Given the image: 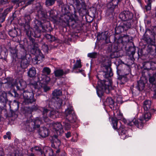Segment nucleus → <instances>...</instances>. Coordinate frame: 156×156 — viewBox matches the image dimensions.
Listing matches in <instances>:
<instances>
[{
    "instance_id": "obj_60",
    "label": "nucleus",
    "mask_w": 156,
    "mask_h": 156,
    "mask_svg": "<svg viewBox=\"0 0 156 156\" xmlns=\"http://www.w3.org/2000/svg\"><path fill=\"white\" fill-rule=\"evenodd\" d=\"M24 19L26 22H29L31 20L30 16L29 14H26L25 15Z\"/></svg>"
},
{
    "instance_id": "obj_45",
    "label": "nucleus",
    "mask_w": 156,
    "mask_h": 156,
    "mask_svg": "<svg viewBox=\"0 0 156 156\" xmlns=\"http://www.w3.org/2000/svg\"><path fill=\"white\" fill-rule=\"evenodd\" d=\"M42 50L45 53L47 54L48 52V45L45 43L42 44Z\"/></svg>"
},
{
    "instance_id": "obj_13",
    "label": "nucleus",
    "mask_w": 156,
    "mask_h": 156,
    "mask_svg": "<svg viewBox=\"0 0 156 156\" xmlns=\"http://www.w3.org/2000/svg\"><path fill=\"white\" fill-rule=\"evenodd\" d=\"M38 25H39V27L42 28L43 30V32H50L51 30V28L50 26L49 25V23L48 22L47 23L46 25L44 24V25H43L42 23L41 22H38Z\"/></svg>"
},
{
    "instance_id": "obj_41",
    "label": "nucleus",
    "mask_w": 156,
    "mask_h": 156,
    "mask_svg": "<svg viewBox=\"0 0 156 156\" xmlns=\"http://www.w3.org/2000/svg\"><path fill=\"white\" fill-rule=\"evenodd\" d=\"M154 76V74L152 76L150 77L149 78V81L151 83L153 84V87H155V85H156V81Z\"/></svg>"
},
{
    "instance_id": "obj_33",
    "label": "nucleus",
    "mask_w": 156,
    "mask_h": 156,
    "mask_svg": "<svg viewBox=\"0 0 156 156\" xmlns=\"http://www.w3.org/2000/svg\"><path fill=\"white\" fill-rule=\"evenodd\" d=\"M8 34L10 37L13 38L17 36V32L16 29H13L9 30L8 31Z\"/></svg>"
},
{
    "instance_id": "obj_37",
    "label": "nucleus",
    "mask_w": 156,
    "mask_h": 156,
    "mask_svg": "<svg viewBox=\"0 0 156 156\" xmlns=\"http://www.w3.org/2000/svg\"><path fill=\"white\" fill-rule=\"evenodd\" d=\"M45 37L50 42H52L56 40L55 37L50 34H46L45 35Z\"/></svg>"
},
{
    "instance_id": "obj_26",
    "label": "nucleus",
    "mask_w": 156,
    "mask_h": 156,
    "mask_svg": "<svg viewBox=\"0 0 156 156\" xmlns=\"http://www.w3.org/2000/svg\"><path fill=\"white\" fill-rule=\"evenodd\" d=\"M129 37L128 35H125L121 38L119 37L118 39L119 42H120L123 43L124 42H127L129 41Z\"/></svg>"
},
{
    "instance_id": "obj_10",
    "label": "nucleus",
    "mask_w": 156,
    "mask_h": 156,
    "mask_svg": "<svg viewBox=\"0 0 156 156\" xmlns=\"http://www.w3.org/2000/svg\"><path fill=\"white\" fill-rule=\"evenodd\" d=\"M129 125L130 126H132L134 125L140 129L142 128L143 126L142 120L141 119H134L131 122H130Z\"/></svg>"
},
{
    "instance_id": "obj_63",
    "label": "nucleus",
    "mask_w": 156,
    "mask_h": 156,
    "mask_svg": "<svg viewBox=\"0 0 156 156\" xmlns=\"http://www.w3.org/2000/svg\"><path fill=\"white\" fill-rule=\"evenodd\" d=\"M5 17L1 14L0 16V22L3 23L5 20Z\"/></svg>"
},
{
    "instance_id": "obj_12",
    "label": "nucleus",
    "mask_w": 156,
    "mask_h": 156,
    "mask_svg": "<svg viewBox=\"0 0 156 156\" xmlns=\"http://www.w3.org/2000/svg\"><path fill=\"white\" fill-rule=\"evenodd\" d=\"M133 22V20H130L129 21H125L121 23L125 31H126L131 27Z\"/></svg>"
},
{
    "instance_id": "obj_3",
    "label": "nucleus",
    "mask_w": 156,
    "mask_h": 156,
    "mask_svg": "<svg viewBox=\"0 0 156 156\" xmlns=\"http://www.w3.org/2000/svg\"><path fill=\"white\" fill-rule=\"evenodd\" d=\"M39 122V120H38L33 121L30 119L27 120L25 123L27 129L30 131H31L36 128H39L40 126L39 125L37 124Z\"/></svg>"
},
{
    "instance_id": "obj_23",
    "label": "nucleus",
    "mask_w": 156,
    "mask_h": 156,
    "mask_svg": "<svg viewBox=\"0 0 156 156\" xmlns=\"http://www.w3.org/2000/svg\"><path fill=\"white\" fill-rule=\"evenodd\" d=\"M66 119L68 120L69 122L71 123L75 122L76 120V115L74 113L66 117Z\"/></svg>"
},
{
    "instance_id": "obj_14",
    "label": "nucleus",
    "mask_w": 156,
    "mask_h": 156,
    "mask_svg": "<svg viewBox=\"0 0 156 156\" xmlns=\"http://www.w3.org/2000/svg\"><path fill=\"white\" fill-rule=\"evenodd\" d=\"M44 56L42 53H40L39 54H36L35 57L33 59V63L34 64H37L39 62L42 61Z\"/></svg>"
},
{
    "instance_id": "obj_44",
    "label": "nucleus",
    "mask_w": 156,
    "mask_h": 156,
    "mask_svg": "<svg viewBox=\"0 0 156 156\" xmlns=\"http://www.w3.org/2000/svg\"><path fill=\"white\" fill-rule=\"evenodd\" d=\"M43 73L45 75H49L51 73V70L48 67H44L42 70Z\"/></svg>"
},
{
    "instance_id": "obj_18",
    "label": "nucleus",
    "mask_w": 156,
    "mask_h": 156,
    "mask_svg": "<svg viewBox=\"0 0 156 156\" xmlns=\"http://www.w3.org/2000/svg\"><path fill=\"white\" fill-rule=\"evenodd\" d=\"M43 151L45 156H54L53 150L49 147H45Z\"/></svg>"
},
{
    "instance_id": "obj_48",
    "label": "nucleus",
    "mask_w": 156,
    "mask_h": 156,
    "mask_svg": "<svg viewBox=\"0 0 156 156\" xmlns=\"http://www.w3.org/2000/svg\"><path fill=\"white\" fill-rule=\"evenodd\" d=\"M11 151V156H18L19 151L17 150L12 149Z\"/></svg>"
},
{
    "instance_id": "obj_32",
    "label": "nucleus",
    "mask_w": 156,
    "mask_h": 156,
    "mask_svg": "<svg viewBox=\"0 0 156 156\" xmlns=\"http://www.w3.org/2000/svg\"><path fill=\"white\" fill-rule=\"evenodd\" d=\"M133 14L129 11H126V21L133 20L132 19L133 17Z\"/></svg>"
},
{
    "instance_id": "obj_47",
    "label": "nucleus",
    "mask_w": 156,
    "mask_h": 156,
    "mask_svg": "<svg viewBox=\"0 0 156 156\" xmlns=\"http://www.w3.org/2000/svg\"><path fill=\"white\" fill-rule=\"evenodd\" d=\"M57 100H56L57 108H59L62 104V99L57 98Z\"/></svg>"
},
{
    "instance_id": "obj_61",
    "label": "nucleus",
    "mask_w": 156,
    "mask_h": 156,
    "mask_svg": "<svg viewBox=\"0 0 156 156\" xmlns=\"http://www.w3.org/2000/svg\"><path fill=\"white\" fill-rule=\"evenodd\" d=\"M153 91L154 92L153 98L154 99H156V85L155 87H153Z\"/></svg>"
},
{
    "instance_id": "obj_34",
    "label": "nucleus",
    "mask_w": 156,
    "mask_h": 156,
    "mask_svg": "<svg viewBox=\"0 0 156 156\" xmlns=\"http://www.w3.org/2000/svg\"><path fill=\"white\" fill-rule=\"evenodd\" d=\"M143 117L145 120L147 121L151 119V115L149 111H145Z\"/></svg>"
},
{
    "instance_id": "obj_56",
    "label": "nucleus",
    "mask_w": 156,
    "mask_h": 156,
    "mask_svg": "<svg viewBox=\"0 0 156 156\" xmlns=\"http://www.w3.org/2000/svg\"><path fill=\"white\" fill-rule=\"evenodd\" d=\"M69 16L67 15H65L64 16L63 20L65 23H68L69 22Z\"/></svg>"
},
{
    "instance_id": "obj_29",
    "label": "nucleus",
    "mask_w": 156,
    "mask_h": 156,
    "mask_svg": "<svg viewBox=\"0 0 156 156\" xmlns=\"http://www.w3.org/2000/svg\"><path fill=\"white\" fill-rule=\"evenodd\" d=\"M28 75L30 77H33L35 76L36 74V71L34 67H32L30 68L28 72Z\"/></svg>"
},
{
    "instance_id": "obj_35",
    "label": "nucleus",
    "mask_w": 156,
    "mask_h": 156,
    "mask_svg": "<svg viewBox=\"0 0 156 156\" xmlns=\"http://www.w3.org/2000/svg\"><path fill=\"white\" fill-rule=\"evenodd\" d=\"M122 0H113L111 2L109 3L110 5L112 6L111 8H114L117 6L118 3L121 2Z\"/></svg>"
},
{
    "instance_id": "obj_7",
    "label": "nucleus",
    "mask_w": 156,
    "mask_h": 156,
    "mask_svg": "<svg viewBox=\"0 0 156 156\" xmlns=\"http://www.w3.org/2000/svg\"><path fill=\"white\" fill-rule=\"evenodd\" d=\"M74 3L78 9L83 8L84 12L86 13L85 3L84 0H73Z\"/></svg>"
},
{
    "instance_id": "obj_21",
    "label": "nucleus",
    "mask_w": 156,
    "mask_h": 156,
    "mask_svg": "<svg viewBox=\"0 0 156 156\" xmlns=\"http://www.w3.org/2000/svg\"><path fill=\"white\" fill-rule=\"evenodd\" d=\"M143 39L147 44L154 45V40H153L150 38L147 35L146 33H145L144 34Z\"/></svg>"
},
{
    "instance_id": "obj_8",
    "label": "nucleus",
    "mask_w": 156,
    "mask_h": 156,
    "mask_svg": "<svg viewBox=\"0 0 156 156\" xmlns=\"http://www.w3.org/2000/svg\"><path fill=\"white\" fill-rule=\"evenodd\" d=\"M54 129L56 131L58 135H59L63 132L62 126L60 122H55L53 124Z\"/></svg>"
},
{
    "instance_id": "obj_2",
    "label": "nucleus",
    "mask_w": 156,
    "mask_h": 156,
    "mask_svg": "<svg viewBox=\"0 0 156 156\" xmlns=\"http://www.w3.org/2000/svg\"><path fill=\"white\" fill-rule=\"evenodd\" d=\"M23 95L24 98L23 102L25 105H28L36 102V99L34 98L33 91H25L23 92Z\"/></svg>"
},
{
    "instance_id": "obj_9",
    "label": "nucleus",
    "mask_w": 156,
    "mask_h": 156,
    "mask_svg": "<svg viewBox=\"0 0 156 156\" xmlns=\"http://www.w3.org/2000/svg\"><path fill=\"white\" fill-rule=\"evenodd\" d=\"M29 63V61L25 57H21V60L20 62V68H19V71H21L22 69H25L27 67Z\"/></svg>"
},
{
    "instance_id": "obj_46",
    "label": "nucleus",
    "mask_w": 156,
    "mask_h": 156,
    "mask_svg": "<svg viewBox=\"0 0 156 156\" xmlns=\"http://www.w3.org/2000/svg\"><path fill=\"white\" fill-rule=\"evenodd\" d=\"M55 0H46L45 5L47 6L53 5L55 3Z\"/></svg>"
},
{
    "instance_id": "obj_43",
    "label": "nucleus",
    "mask_w": 156,
    "mask_h": 156,
    "mask_svg": "<svg viewBox=\"0 0 156 156\" xmlns=\"http://www.w3.org/2000/svg\"><path fill=\"white\" fill-rule=\"evenodd\" d=\"M38 109V105L36 104H34L31 107L28 108V111L30 112L36 111Z\"/></svg>"
},
{
    "instance_id": "obj_24",
    "label": "nucleus",
    "mask_w": 156,
    "mask_h": 156,
    "mask_svg": "<svg viewBox=\"0 0 156 156\" xmlns=\"http://www.w3.org/2000/svg\"><path fill=\"white\" fill-rule=\"evenodd\" d=\"M7 100V93L4 91L0 92V102L5 103Z\"/></svg>"
},
{
    "instance_id": "obj_42",
    "label": "nucleus",
    "mask_w": 156,
    "mask_h": 156,
    "mask_svg": "<svg viewBox=\"0 0 156 156\" xmlns=\"http://www.w3.org/2000/svg\"><path fill=\"white\" fill-rule=\"evenodd\" d=\"M120 19L124 21H126V11H124L121 12L119 16Z\"/></svg>"
},
{
    "instance_id": "obj_20",
    "label": "nucleus",
    "mask_w": 156,
    "mask_h": 156,
    "mask_svg": "<svg viewBox=\"0 0 156 156\" xmlns=\"http://www.w3.org/2000/svg\"><path fill=\"white\" fill-rule=\"evenodd\" d=\"M58 136L56 135H54L52 137L53 145L54 147L57 148V147H58L60 145V141L58 138Z\"/></svg>"
},
{
    "instance_id": "obj_53",
    "label": "nucleus",
    "mask_w": 156,
    "mask_h": 156,
    "mask_svg": "<svg viewBox=\"0 0 156 156\" xmlns=\"http://www.w3.org/2000/svg\"><path fill=\"white\" fill-rule=\"evenodd\" d=\"M97 55V53L96 52H92L89 53L88 54V56L91 58H96Z\"/></svg>"
},
{
    "instance_id": "obj_27",
    "label": "nucleus",
    "mask_w": 156,
    "mask_h": 156,
    "mask_svg": "<svg viewBox=\"0 0 156 156\" xmlns=\"http://www.w3.org/2000/svg\"><path fill=\"white\" fill-rule=\"evenodd\" d=\"M74 113L73 107L72 106H69L65 111V115L66 117L68 116L71 114Z\"/></svg>"
},
{
    "instance_id": "obj_15",
    "label": "nucleus",
    "mask_w": 156,
    "mask_h": 156,
    "mask_svg": "<svg viewBox=\"0 0 156 156\" xmlns=\"http://www.w3.org/2000/svg\"><path fill=\"white\" fill-rule=\"evenodd\" d=\"M69 69H67V70L64 71L62 69H59L55 71L54 73L55 76L59 77L69 73Z\"/></svg>"
},
{
    "instance_id": "obj_36",
    "label": "nucleus",
    "mask_w": 156,
    "mask_h": 156,
    "mask_svg": "<svg viewBox=\"0 0 156 156\" xmlns=\"http://www.w3.org/2000/svg\"><path fill=\"white\" fill-rule=\"evenodd\" d=\"M147 66H150V69L153 70L156 68V63L153 62H147L146 64Z\"/></svg>"
},
{
    "instance_id": "obj_11",
    "label": "nucleus",
    "mask_w": 156,
    "mask_h": 156,
    "mask_svg": "<svg viewBox=\"0 0 156 156\" xmlns=\"http://www.w3.org/2000/svg\"><path fill=\"white\" fill-rule=\"evenodd\" d=\"M145 78L142 77L137 82L136 87L139 90L141 91L144 89L145 87Z\"/></svg>"
},
{
    "instance_id": "obj_52",
    "label": "nucleus",
    "mask_w": 156,
    "mask_h": 156,
    "mask_svg": "<svg viewBox=\"0 0 156 156\" xmlns=\"http://www.w3.org/2000/svg\"><path fill=\"white\" fill-rule=\"evenodd\" d=\"M106 32L101 33V39L106 40L107 38Z\"/></svg>"
},
{
    "instance_id": "obj_57",
    "label": "nucleus",
    "mask_w": 156,
    "mask_h": 156,
    "mask_svg": "<svg viewBox=\"0 0 156 156\" xmlns=\"http://www.w3.org/2000/svg\"><path fill=\"white\" fill-rule=\"evenodd\" d=\"M11 134V133L9 132H8L6 133V135H5L3 136V137L4 139H6L8 138V139L10 140L11 139V136L10 135Z\"/></svg>"
},
{
    "instance_id": "obj_39",
    "label": "nucleus",
    "mask_w": 156,
    "mask_h": 156,
    "mask_svg": "<svg viewBox=\"0 0 156 156\" xmlns=\"http://www.w3.org/2000/svg\"><path fill=\"white\" fill-rule=\"evenodd\" d=\"M55 152V156H66V153L63 151L61 152L59 149H57Z\"/></svg>"
},
{
    "instance_id": "obj_51",
    "label": "nucleus",
    "mask_w": 156,
    "mask_h": 156,
    "mask_svg": "<svg viewBox=\"0 0 156 156\" xmlns=\"http://www.w3.org/2000/svg\"><path fill=\"white\" fill-rule=\"evenodd\" d=\"M106 101L109 105H112L114 104V101L111 98H107Z\"/></svg>"
},
{
    "instance_id": "obj_31",
    "label": "nucleus",
    "mask_w": 156,
    "mask_h": 156,
    "mask_svg": "<svg viewBox=\"0 0 156 156\" xmlns=\"http://www.w3.org/2000/svg\"><path fill=\"white\" fill-rule=\"evenodd\" d=\"M42 114L43 116L44 121L45 122H48V119L47 117V113L49 110L46 108H43V109Z\"/></svg>"
},
{
    "instance_id": "obj_19",
    "label": "nucleus",
    "mask_w": 156,
    "mask_h": 156,
    "mask_svg": "<svg viewBox=\"0 0 156 156\" xmlns=\"http://www.w3.org/2000/svg\"><path fill=\"white\" fill-rule=\"evenodd\" d=\"M151 101L148 100H146L143 102V107L145 111H149L151 108Z\"/></svg>"
},
{
    "instance_id": "obj_30",
    "label": "nucleus",
    "mask_w": 156,
    "mask_h": 156,
    "mask_svg": "<svg viewBox=\"0 0 156 156\" xmlns=\"http://www.w3.org/2000/svg\"><path fill=\"white\" fill-rule=\"evenodd\" d=\"M58 114V112L53 110L50 112L49 115L51 118L55 119L57 117Z\"/></svg>"
},
{
    "instance_id": "obj_1",
    "label": "nucleus",
    "mask_w": 156,
    "mask_h": 156,
    "mask_svg": "<svg viewBox=\"0 0 156 156\" xmlns=\"http://www.w3.org/2000/svg\"><path fill=\"white\" fill-rule=\"evenodd\" d=\"M105 60V61L102 62L101 66L105 68V70L100 72L97 75V78L100 80L98 82L97 89L98 91L108 93L110 90L113 89L112 80L109 79L105 81L101 80V79L103 78H107L112 76L113 74L110 67V61L108 59Z\"/></svg>"
},
{
    "instance_id": "obj_16",
    "label": "nucleus",
    "mask_w": 156,
    "mask_h": 156,
    "mask_svg": "<svg viewBox=\"0 0 156 156\" xmlns=\"http://www.w3.org/2000/svg\"><path fill=\"white\" fill-rule=\"evenodd\" d=\"M39 133L41 137H45L48 135L49 131L48 129L43 127L40 129L39 131Z\"/></svg>"
},
{
    "instance_id": "obj_4",
    "label": "nucleus",
    "mask_w": 156,
    "mask_h": 156,
    "mask_svg": "<svg viewBox=\"0 0 156 156\" xmlns=\"http://www.w3.org/2000/svg\"><path fill=\"white\" fill-rule=\"evenodd\" d=\"M35 30L33 32H32L33 29L32 28L29 29L27 31L26 34L28 36H32L35 37H39L41 35V31L39 28V27L35 25L34 27Z\"/></svg>"
},
{
    "instance_id": "obj_64",
    "label": "nucleus",
    "mask_w": 156,
    "mask_h": 156,
    "mask_svg": "<svg viewBox=\"0 0 156 156\" xmlns=\"http://www.w3.org/2000/svg\"><path fill=\"white\" fill-rule=\"evenodd\" d=\"M42 88H43L44 91L45 92L47 91L50 89L49 87L46 86H44L43 87H42Z\"/></svg>"
},
{
    "instance_id": "obj_6",
    "label": "nucleus",
    "mask_w": 156,
    "mask_h": 156,
    "mask_svg": "<svg viewBox=\"0 0 156 156\" xmlns=\"http://www.w3.org/2000/svg\"><path fill=\"white\" fill-rule=\"evenodd\" d=\"M30 85L35 89L36 92L37 93L36 95L39 96L41 95L42 90L41 88L42 86L41 85V84L39 82H34L32 80H31L30 82Z\"/></svg>"
},
{
    "instance_id": "obj_59",
    "label": "nucleus",
    "mask_w": 156,
    "mask_h": 156,
    "mask_svg": "<svg viewBox=\"0 0 156 156\" xmlns=\"http://www.w3.org/2000/svg\"><path fill=\"white\" fill-rule=\"evenodd\" d=\"M154 50L152 48L151 45H148V48L147 51L149 53L151 54V53L154 51Z\"/></svg>"
},
{
    "instance_id": "obj_54",
    "label": "nucleus",
    "mask_w": 156,
    "mask_h": 156,
    "mask_svg": "<svg viewBox=\"0 0 156 156\" xmlns=\"http://www.w3.org/2000/svg\"><path fill=\"white\" fill-rule=\"evenodd\" d=\"M148 3L145 6V9L147 11L150 10L151 8V0H148Z\"/></svg>"
},
{
    "instance_id": "obj_50",
    "label": "nucleus",
    "mask_w": 156,
    "mask_h": 156,
    "mask_svg": "<svg viewBox=\"0 0 156 156\" xmlns=\"http://www.w3.org/2000/svg\"><path fill=\"white\" fill-rule=\"evenodd\" d=\"M12 7L7 8L4 10L3 12L1 13V14L5 16L6 17V15L8 14V12L10 11V9H12Z\"/></svg>"
},
{
    "instance_id": "obj_22",
    "label": "nucleus",
    "mask_w": 156,
    "mask_h": 156,
    "mask_svg": "<svg viewBox=\"0 0 156 156\" xmlns=\"http://www.w3.org/2000/svg\"><path fill=\"white\" fill-rule=\"evenodd\" d=\"M115 30V33L117 34H119L125 31L121 23L119 24L118 23L117 24Z\"/></svg>"
},
{
    "instance_id": "obj_38",
    "label": "nucleus",
    "mask_w": 156,
    "mask_h": 156,
    "mask_svg": "<svg viewBox=\"0 0 156 156\" xmlns=\"http://www.w3.org/2000/svg\"><path fill=\"white\" fill-rule=\"evenodd\" d=\"M117 129L118 132L121 133V134H125L127 133V131L125 129V128L123 126H121L120 128Z\"/></svg>"
},
{
    "instance_id": "obj_58",
    "label": "nucleus",
    "mask_w": 156,
    "mask_h": 156,
    "mask_svg": "<svg viewBox=\"0 0 156 156\" xmlns=\"http://www.w3.org/2000/svg\"><path fill=\"white\" fill-rule=\"evenodd\" d=\"M63 123L64 124L63 126L67 129H69L70 128V125L69 123L63 122Z\"/></svg>"
},
{
    "instance_id": "obj_28",
    "label": "nucleus",
    "mask_w": 156,
    "mask_h": 156,
    "mask_svg": "<svg viewBox=\"0 0 156 156\" xmlns=\"http://www.w3.org/2000/svg\"><path fill=\"white\" fill-rule=\"evenodd\" d=\"M32 48L36 54H39L40 53H42L38 49V45L37 43H35L33 44V47Z\"/></svg>"
},
{
    "instance_id": "obj_55",
    "label": "nucleus",
    "mask_w": 156,
    "mask_h": 156,
    "mask_svg": "<svg viewBox=\"0 0 156 156\" xmlns=\"http://www.w3.org/2000/svg\"><path fill=\"white\" fill-rule=\"evenodd\" d=\"M22 0H21L20 1V0H12V2L14 4H16L18 5V6H19L20 5H20L22 2H25L26 1H23Z\"/></svg>"
},
{
    "instance_id": "obj_49",
    "label": "nucleus",
    "mask_w": 156,
    "mask_h": 156,
    "mask_svg": "<svg viewBox=\"0 0 156 156\" xmlns=\"http://www.w3.org/2000/svg\"><path fill=\"white\" fill-rule=\"evenodd\" d=\"M81 65L80 60H77L76 62V64L74 65L73 68L76 69L79 68H81Z\"/></svg>"
},
{
    "instance_id": "obj_5",
    "label": "nucleus",
    "mask_w": 156,
    "mask_h": 156,
    "mask_svg": "<svg viewBox=\"0 0 156 156\" xmlns=\"http://www.w3.org/2000/svg\"><path fill=\"white\" fill-rule=\"evenodd\" d=\"M117 117H114L112 118L111 119L113 124V127L115 129H117L118 120H120L122 119L124 120L122 114L120 112V111H117Z\"/></svg>"
},
{
    "instance_id": "obj_62",
    "label": "nucleus",
    "mask_w": 156,
    "mask_h": 156,
    "mask_svg": "<svg viewBox=\"0 0 156 156\" xmlns=\"http://www.w3.org/2000/svg\"><path fill=\"white\" fill-rule=\"evenodd\" d=\"M48 13H49V16L52 17L53 18L54 17V14L55 13L54 11L53 10H51L50 11H49Z\"/></svg>"
},
{
    "instance_id": "obj_25",
    "label": "nucleus",
    "mask_w": 156,
    "mask_h": 156,
    "mask_svg": "<svg viewBox=\"0 0 156 156\" xmlns=\"http://www.w3.org/2000/svg\"><path fill=\"white\" fill-rule=\"evenodd\" d=\"M19 102L16 100H14L12 103V106L10 105V108L14 111H17L19 108Z\"/></svg>"
},
{
    "instance_id": "obj_40",
    "label": "nucleus",
    "mask_w": 156,
    "mask_h": 156,
    "mask_svg": "<svg viewBox=\"0 0 156 156\" xmlns=\"http://www.w3.org/2000/svg\"><path fill=\"white\" fill-rule=\"evenodd\" d=\"M52 94L54 97H57L62 94V92L59 90H55L52 92Z\"/></svg>"
},
{
    "instance_id": "obj_17",
    "label": "nucleus",
    "mask_w": 156,
    "mask_h": 156,
    "mask_svg": "<svg viewBox=\"0 0 156 156\" xmlns=\"http://www.w3.org/2000/svg\"><path fill=\"white\" fill-rule=\"evenodd\" d=\"M26 82L22 80L19 81V83L16 85L18 90H23L26 87Z\"/></svg>"
}]
</instances>
